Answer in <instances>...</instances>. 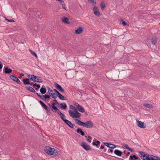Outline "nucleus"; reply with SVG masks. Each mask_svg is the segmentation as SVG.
<instances>
[{"label":"nucleus","instance_id":"09e8293b","mask_svg":"<svg viewBox=\"0 0 160 160\" xmlns=\"http://www.w3.org/2000/svg\"><path fill=\"white\" fill-rule=\"evenodd\" d=\"M122 145L124 147H125L126 149H127L129 147L128 146V145H127L126 144H125V143H124V144H122Z\"/></svg>","mask_w":160,"mask_h":160},{"label":"nucleus","instance_id":"473e14b6","mask_svg":"<svg viewBox=\"0 0 160 160\" xmlns=\"http://www.w3.org/2000/svg\"><path fill=\"white\" fill-rule=\"evenodd\" d=\"M49 95L50 96V97L51 96L52 98L54 99H56L57 97V95H56V93H53L52 92H51L50 93H49Z\"/></svg>","mask_w":160,"mask_h":160},{"label":"nucleus","instance_id":"cd10ccee","mask_svg":"<svg viewBox=\"0 0 160 160\" xmlns=\"http://www.w3.org/2000/svg\"><path fill=\"white\" fill-rule=\"evenodd\" d=\"M23 84L24 85H27L29 83V79L28 78H26V79H24L23 80Z\"/></svg>","mask_w":160,"mask_h":160},{"label":"nucleus","instance_id":"8fccbe9b","mask_svg":"<svg viewBox=\"0 0 160 160\" xmlns=\"http://www.w3.org/2000/svg\"><path fill=\"white\" fill-rule=\"evenodd\" d=\"M113 152V150L112 149H111V148H109L108 150V152Z\"/></svg>","mask_w":160,"mask_h":160},{"label":"nucleus","instance_id":"6e6552de","mask_svg":"<svg viewBox=\"0 0 160 160\" xmlns=\"http://www.w3.org/2000/svg\"><path fill=\"white\" fill-rule=\"evenodd\" d=\"M9 78L13 81L16 82L18 84H20L21 83L19 80L16 77L13 75H10Z\"/></svg>","mask_w":160,"mask_h":160},{"label":"nucleus","instance_id":"a18cd8bd","mask_svg":"<svg viewBox=\"0 0 160 160\" xmlns=\"http://www.w3.org/2000/svg\"><path fill=\"white\" fill-rule=\"evenodd\" d=\"M48 91L49 94V93H50L53 91V90L52 89H51L49 87H48Z\"/></svg>","mask_w":160,"mask_h":160},{"label":"nucleus","instance_id":"5701e85b","mask_svg":"<svg viewBox=\"0 0 160 160\" xmlns=\"http://www.w3.org/2000/svg\"><path fill=\"white\" fill-rule=\"evenodd\" d=\"M114 153L118 156H121L122 154V152L119 150H115L114 151Z\"/></svg>","mask_w":160,"mask_h":160},{"label":"nucleus","instance_id":"052dcab7","mask_svg":"<svg viewBox=\"0 0 160 160\" xmlns=\"http://www.w3.org/2000/svg\"><path fill=\"white\" fill-rule=\"evenodd\" d=\"M2 68V63L0 64V69H1Z\"/></svg>","mask_w":160,"mask_h":160},{"label":"nucleus","instance_id":"58836bf2","mask_svg":"<svg viewBox=\"0 0 160 160\" xmlns=\"http://www.w3.org/2000/svg\"><path fill=\"white\" fill-rule=\"evenodd\" d=\"M56 104V103H54V102H53L52 103V105H51L49 103H48V106L49 107V108H53L54 107H56L55 106Z\"/></svg>","mask_w":160,"mask_h":160},{"label":"nucleus","instance_id":"e2e57ef3","mask_svg":"<svg viewBox=\"0 0 160 160\" xmlns=\"http://www.w3.org/2000/svg\"><path fill=\"white\" fill-rule=\"evenodd\" d=\"M28 84V85H33V83L32 82H29V84Z\"/></svg>","mask_w":160,"mask_h":160},{"label":"nucleus","instance_id":"0e129e2a","mask_svg":"<svg viewBox=\"0 0 160 160\" xmlns=\"http://www.w3.org/2000/svg\"><path fill=\"white\" fill-rule=\"evenodd\" d=\"M130 152H128L127 153V156H128L129 155V154H130Z\"/></svg>","mask_w":160,"mask_h":160},{"label":"nucleus","instance_id":"20e7f679","mask_svg":"<svg viewBox=\"0 0 160 160\" xmlns=\"http://www.w3.org/2000/svg\"><path fill=\"white\" fill-rule=\"evenodd\" d=\"M50 109L54 112L57 113L58 114L60 115L61 118L63 116L65 117V116L59 110L56 106L53 108H50Z\"/></svg>","mask_w":160,"mask_h":160},{"label":"nucleus","instance_id":"ea45409f","mask_svg":"<svg viewBox=\"0 0 160 160\" xmlns=\"http://www.w3.org/2000/svg\"><path fill=\"white\" fill-rule=\"evenodd\" d=\"M30 51L31 53V54L33 56H35L36 58H38V56L37 54L34 52L32 51V50H30Z\"/></svg>","mask_w":160,"mask_h":160},{"label":"nucleus","instance_id":"6ab92c4d","mask_svg":"<svg viewBox=\"0 0 160 160\" xmlns=\"http://www.w3.org/2000/svg\"><path fill=\"white\" fill-rule=\"evenodd\" d=\"M4 72L6 74H9L12 72V70L10 68H9L8 67H5L4 68Z\"/></svg>","mask_w":160,"mask_h":160},{"label":"nucleus","instance_id":"3c124183","mask_svg":"<svg viewBox=\"0 0 160 160\" xmlns=\"http://www.w3.org/2000/svg\"><path fill=\"white\" fill-rule=\"evenodd\" d=\"M53 101L54 102V103H56V104H59V103L57 101L56 99H55L53 100Z\"/></svg>","mask_w":160,"mask_h":160},{"label":"nucleus","instance_id":"69168bd1","mask_svg":"<svg viewBox=\"0 0 160 160\" xmlns=\"http://www.w3.org/2000/svg\"><path fill=\"white\" fill-rule=\"evenodd\" d=\"M151 160H157V159H154L153 158H151Z\"/></svg>","mask_w":160,"mask_h":160},{"label":"nucleus","instance_id":"39448f33","mask_svg":"<svg viewBox=\"0 0 160 160\" xmlns=\"http://www.w3.org/2000/svg\"><path fill=\"white\" fill-rule=\"evenodd\" d=\"M65 117V116H63L61 118L64 122L71 128H73L74 127L73 124L71 121L66 119Z\"/></svg>","mask_w":160,"mask_h":160},{"label":"nucleus","instance_id":"c756f323","mask_svg":"<svg viewBox=\"0 0 160 160\" xmlns=\"http://www.w3.org/2000/svg\"><path fill=\"white\" fill-rule=\"evenodd\" d=\"M59 98L62 100H65L66 99V98L62 95L60 93L58 94V95Z\"/></svg>","mask_w":160,"mask_h":160},{"label":"nucleus","instance_id":"393cba45","mask_svg":"<svg viewBox=\"0 0 160 160\" xmlns=\"http://www.w3.org/2000/svg\"><path fill=\"white\" fill-rule=\"evenodd\" d=\"M77 132L78 133H80L82 136H84L85 135L84 132L82 131V130L80 128H78L77 130Z\"/></svg>","mask_w":160,"mask_h":160},{"label":"nucleus","instance_id":"9b49d317","mask_svg":"<svg viewBox=\"0 0 160 160\" xmlns=\"http://www.w3.org/2000/svg\"><path fill=\"white\" fill-rule=\"evenodd\" d=\"M76 111H78L80 112L83 113L85 112L84 109L78 103H77V105H76Z\"/></svg>","mask_w":160,"mask_h":160},{"label":"nucleus","instance_id":"37998d69","mask_svg":"<svg viewBox=\"0 0 160 160\" xmlns=\"http://www.w3.org/2000/svg\"><path fill=\"white\" fill-rule=\"evenodd\" d=\"M151 157H152V158H154V159H157V160H160V158H158L157 156H153V155H152V156H151Z\"/></svg>","mask_w":160,"mask_h":160},{"label":"nucleus","instance_id":"7c9ffc66","mask_svg":"<svg viewBox=\"0 0 160 160\" xmlns=\"http://www.w3.org/2000/svg\"><path fill=\"white\" fill-rule=\"evenodd\" d=\"M60 107L62 109H65L67 107L66 104L64 103H62L60 104Z\"/></svg>","mask_w":160,"mask_h":160},{"label":"nucleus","instance_id":"423d86ee","mask_svg":"<svg viewBox=\"0 0 160 160\" xmlns=\"http://www.w3.org/2000/svg\"><path fill=\"white\" fill-rule=\"evenodd\" d=\"M81 145L86 151L91 150L92 149L90 146L84 142H82L81 143Z\"/></svg>","mask_w":160,"mask_h":160},{"label":"nucleus","instance_id":"de8ad7c7","mask_svg":"<svg viewBox=\"0 0 160 160\" xmlns=\"http://www.w3.org/2000/svg\"><path fill=\"white\" fill-rule=\"evenodd\" d=\"M128 149L129 151H130V152H134L132 148H129V147L128 148Z\"/></svg>","mask_w":160,"mask_h":160},{"label":"nucleus","instance_id":"4be33fe9","mask_svg":"<svg viewBox=\"0 0 160 160\" xmlns=\"http://www.w3.org/2000/svg\"><path fill=\"white\" fill-rule=\"evenodd\" d=\"M52 153H53L52 154V155L54 156H59L60 155L59 152L57 150L55 149L54 148H53V149L52 150Z\"/></svg>","mask_w":160,"mask_h":160},{"label":"nucleus","instance_id":"f03ea898","mask_svg":"<svg viewBox=\"0 0 160 160\" xmlns=\"http://www.w3.org/2000/svg\"><path fill=\"white\" fill-rule=\"evenodd\" d=\"M138 155L139 157L143 160H151L152 157L150 155L146 152L142 151L138 152Z\"/></svg>","mask_w":160,"mask_h":160},{"label":"nucleus","instance_id":"a211bd4d","mask_svg":"<svg viewBox=\"0 0 160 160\" xmlns=\"http://www.w3.org/2000/svg\"><path fill=\"white\" fill-rule=\"evenodd\" d=\"M62 22L65 23L70 24V23L69 19L67 17H64L62 18Z\"/></svg>","mask_w":160,"mask_h":160},{"label":"nucleus","instance_id":"f3484780","mask_svg":"<svg viewBox=\"0 0 160 160\" xmlns=\"http://www.w3.org/2000/svg\"><path fill=\"white\" fill-rule=\"evenodd\" d=\"M83 28L81 27H79L76 30L75 33L76 34H79L83 32Z\"/></svg>","mask_w":160,"mask_h":160},{"label":"nucleus","instance_id":"4468645a","mask_svg":"<svg viewBox=\"0 0 160 160\" xmlns=\"http://www.w3.org/2000/svg\"><path fill=\"white\" fill-rule=\"evenodd\" d=\"M104 145L108 147L111 149H114L116 147V146L113 144H111L110 143L104 142Z\"/></svg>","mask_w":160,"mask_h":160},{"label":"nucleus","instance_id":"dca6fc26","mask_svg":"<svg viewBox=\"0 0 160 160\" xmlns=\"http://www.w3.org/2000/svg\"><path fill=\"white\" fill-rule=\"evenodd\" d=\"M93 12L97 16H99L100 15V13L99 12L98 9L96 7H93Z\"/></svg>","mask_w":160,"mask_h":160},{"label":"nucleus","instance_id":"f8f14e48","mask_svg":"<svg viewBox=\"0 0 160 160\" xmlns=\"http://www.w3.org/2000/svg\"><path fill=\"white\" fill-rule=\"evenodd\" d=\"M137 124L138 126L141 128H144L146 127L144 123L141 121H137Z\"/></svg>","mask_w":160,"mask_h":160},{"label":"nucleus","instance_id":"2eb2a0df","mask_svg":"<svg viewBox=\"0 0 160 160\" xmlns=\"http://www.w3.org/2000/svg\"><path fill=\"white\" fill-rule=\"evenodd\" d=\"M75 121V123L80 126L84 127L85 125V122H84L78 119H76Z\"/></svg>","mask_w":160,"mask_h":160},{"label":"nucleus","instance_id":"603ef678","mask_svg":"<svg viewBox=\"0 0 160 160\" xmlns=\"http://www.w3.org/2000/svg\"><path fill=\"white\" fill-rule=\"evenodd\" d=\"M95 142H96L97 144H98V145H99L100 143V142L99 141H95Z\"/></svg>","mask_w":160,"mask_h":160},{"label":"nucleus","instance_id":"4c0bfd02","mask_svg":"<svg viewBox=\"0 0 160 160\" xmlns=\"http://www.w3.org/2000/svg\"><path fill=\"white\" fill-rule=\"evenodd\" d=\"M121 21L122 22V24L123 26H129V24L125 21H124L122 19H121Z\"/></svg>","mask_w":160,"mask_h":160},{"label":"nucleus","instance_id":"b1692460","mask_svg":"<svg viewBox=\"0 0 160 160\" xmlns=\"http://www.w3.org/2000/svg\"><path fill=\"white\" fill-rule=\"evenodd\" d=\"M5 133V132H2L1 134V135L4 139H7L9 137V135L8 132H7L6 134H4Z\"/></svg>","mask_w":160,"mask_h":160},{"label":"nucleus","instance_id":"338daca9","mask_svg":"<svg viewBox=\"0 0 160 160\" xmlns=\"http://www.w3.org/2000/svg\"><path fill=\"white\" fill-rule=\"evenodd\" d=\"M106 150H107L106 149L104 148V150H103V151L106 152Z\"/></svg>","mask_w":160,"mask_h":160},{"label":"nucleus","instance_id":"e433bc0d","mask_svg":"<svg viewBox=\"0 0 160 160\" xmlns=\"http://www.w3.org/2000/svg\"><path fill=\"white\" fill-rule=\"evenodd\" d=\"M50 96L49 95L45 94L44 95V101H46L47 99L50 98Z\"/></svg>","mask_w":160,"mask_h":160},{"label":"nucleus","instance_id":"c03bdc74","mask_svg":"<svg viewBox=\"0 0 160 160\" xmlns=\"http://www.w3.org/2000/svg\"><path fill=\"white\" fill-rule=\"evenodd\" d=\"M53 91L55 92L56 95H57V96L58 97V94L60 93L56 89H54L53 90Z\"/></svg>","mask_w":160,"mask_h":160},{"label":"nucleus","instance_id":"680f3d73","mask_svg":"<svg viewBox=\"0 0 160 160\" xmlns=\"http://www.w3.org/2000/svg\"><path fill=\"white\" fill-rule=\"evenodd\" d=\"M87 140L89 142H91V140H90L89 139V138H87Z\"/></svg>","mask_w":160,"mask_h":160},{"label":"nucleus","instance_id":"1a4fd4ad","mask_svg":"<svg viewBox=\"0 0 160 160\" xmlns=\"http://www.w3.org/2000/svg\"><path fill=\"white\" fill-rule=\"evenodd\" d=\"M85 123V125L84 127L87 128H90L93 127V124L91 121L90 120L88 121Z\"/></svg>","mask_w":160,"mask_h":160},{"label":"nucleus","instance_id":"aec40b11","mask_svg":"<svg viewBox=\"0 0 160 160\" xmlns=\"http://www.w3.org/2000/svg\"><path fill=\"white\" fill-rule=\"evenodd\" d=\"M46 91L47 90L45 86L44 85L42 86L40 90L41 93L42 94H44L46 93Z\"/></svg>","mask_w":160,"mask_h":160},{"label":"nucleus","instance_id":"f257e3e1","mask_svg":"<svg viewBox=\"0 0 160 160\" xmlns=\"http://www.w3.org/2000/svg\"><path fill=\"white\" fill-rule=\"evenodd\" d=\"M70 108L73 109L74 111H72L71 110L68 111V112L70 116L72 118H78L81 116V114L78 111H76V108H75L73 105H70Z\"/></svg>","mask_w":160,"mask_h":160},{"label":"nucleus","instance_id":"7ed1b4c3","mask_svg":"<svg viewBox=\"0 0 160 160\" xmlns=\"http://www.w3.org/2000/svg\"><path fill=\"white\" fill-rule=\"evenodd\" d=\"M39 102L41 104L42 106L46 110H47L46 112L48 115H50L51 113L50 112V108L47 106L42 101L39 100Z\"/></svg>","mask_w":160,"mask_h":160},{"label":"nucleus","instance_id":"79ce46f5","mask_svg":"<svg viewBox=\"0 0 160 160\" xmlns=\"http://www.w3.org/2000/svg\"><path fill=\"white\" fill-rule=\"evenodd\" d=\"M5 19L8 22H15V21L14 20H13L12 19H7L6 17H5Z\"/></svg>","mask_w":160,"mask_h":160},{"label":"nucleus","instance_id":"c9c22d12","mask_svg":"<svg viewBox=\"0 0 160 160\" xmlns=\"http://www.w3.org/2000/svg\"><path fill=\"white\" fill-rule=\"evenodd\" d=\"M37 77V82H42V80L41 77L39 76Z\"/></svg>","mask_w":160,"mask_h":160},{"label":"nucleus","instance_id":"5fc2aeb1","mask_svg":"<svg viewBox=\"0 0 160 160\" xmlns=\"http://www.w3.org/2000/svg\"><path fill=\"white\" fill-rule=\"evenodd\" d=\"M20 76L18 77V78H21L22 77V76H24V74L23 73H21L20 74Z\"/></svg>","mask_w":160,"mask_h":160},{"label":"nucleus","instance_id":"13d9d810","mask_svg":"<svg viewBox=\"0 0 160 160\" xmlns=\"http://www.w3.org/2000/svg\"><path fill=\"white\" fill-rule=\"evenodd\" d=\"M104 148V145H101L100 147V149H103Z\"/></svg>","mask_w":160,"mask_h":160},{"label":"nucleus","instance_id":"72a5a7b5","mask_svg":"<svg viewBox=\"0 0 160 160\" xmlns=\"http://www.w3.org/2000/svg\"><path fill=\"white\" fill-rule=\"evenodd\" d=\"M36 94L42 100L44 101V95H41L40 93L36 92Z\"/></svg>","mask_w":160,"mask_h":160},{"label":"nucleus","instance_id":"774afa93","mask_svg":"<svg viewBox=\"0 0 160 160\" xmlns=\"http://www.w3.org/2000/svg\"><path fill=\"white\" fill-rule=\"evenodd\" d=\"M88 138H90V139H91L92 138L90 136H88Z\"/></svg>","mask_w":160,"mask_h":160},{"label":"nucleus","instance_id":"0eeeda50","mask_svg":"<svg viewBox=\"0 0 160 160\" xmlns=\"http://www.w3.org/2000/svg\"><path fill=\"white\" fill-rule=\"evenodd\" d=\"M53 148H52L49 146H47L45 147L44 149V151L46 152L49 155H52V150Z\"/></svg>","mask_w":160,"mask_h":160},{"label":"nucleus","instance_id":"9d476101","mask_svg":"<svg viewBox=\"0 0 160 160\" xmlns=\"http://www.w3.org/2000/svg\"><path fill=\"white\" fill-rule=\"evenodd\" d=\"M54 85L56 88L62 92H64V90L62 88L59 84L56 82L54 83Z\"/></svg>","mask_w":160,"mask_h":160},{"label":"nucleus","instance_id":"49530a36","mask_svg":"<svg viewBox=\"0 0 160 160\" xmlns=\"http://www.w3.org/2000/svg\"><path fill=\"white\" fill-rule=\"evenodd\" d=\"M92 144V145L93 146H96L97 147H98L99 145H98V144H97L94 142H93Z\"/></svg>","mask_w":160,"mask_h":160},{"label":"nucleus","instance_id":"412c9836","mask_svg":"<svg viewBox=\"0 0 160 160\" xmlns=\"http://www.w3.org/2000/svg\"><path fill=\"white\" fill-rule=\"evenodd\" d=\"M25 88L27 90H28L30 92H34L35 93V91L34 90V89L33 88H32L30 86H26L25 87Z\"/></svg>","mask_w":160,"mask_h":160},{"label":"nucleus","instance_id":"f704fd0d","mask_svg":"<svg viewBox=\"0 0 160 160\" xmlns=\"http://www.w3.org/2000/svg\"><path fill=\"white\" fill-rule=\"evenodd\" d=\"M100 6L102 10H103L104 8L106 7V5H105V3L103 2H102L100 3Z\"/></svg>","mask_w":160,"mask_h":160},{"label":"nucleus","instance_id":"c85d7f7f","mask_svg":"<svg viewBox=\"0 0 160 160\" xmlns=\"http://www.w3.org/2000/svg\"><path fill=\"white\" fill-rule=\"evenodd\" d=\"M138 159V158L135 155H133L132 156L131 155L130 157V160H136Z\"/></svg>","mask_w":160,"mask_h":160},{"label":"nucleus","instance_id":"6e6d98bb","mask_svg":"<svg viewBox=\"0 0 160 160\" xmlns=\"http://www.w3.org/2000/svg\"><path fill=\"white\" fill-rule=\"evenodd\" d=\"M60 3L62 5L65 4V3H64V1H62V0L60 2Z\"/></svg>","mask_w":160,"mask_h":160},{"label":"nucleus","instance_id":"864d4df0","mask_svg":"<svg viewBox=\"0 0 160 160\" xmlns=\"http://www.w3.org/2000/svg\"><path fill=\"white\" fill-rule=\"evenodd\" d=\"M95 142H96L97 144H98V145H99L100 143V142L99 141H95Z\"/></svg>","mask_w":160,"mask_h":160},{"label":"nucleus","instance_id":"bb28decb","mask_svg":"<svg viewBox=\"0 0 160 160\" xmlns=\"http://www.w3.org/2000/svg\"><path fill=\"white\" fill-rule=\"evenodd\" d=\"M33 88H34L36 90H38V89L40 88V86L38 84L35 83V84H33Z\"/></svg>","mask_w":160,"mask_h":160},{"label":"nucleus","instance_id":"a19ab883","mask_svg":"<svg viewBox=\"0 0 160 160\" xmlns=\"http://www.w3.org/2000/svg\"><path fill=\"white\" fill-rule=\"evenodd\" d=\"M96 0H88V2L89 3H91L93 5H94L96 3Z\"/></svg>","mask_w":160,"mask_h":160},{"label":"nucleus","instance_id":"ddd939ff","mask_svg":"<svg viewBox=\"0 0 160 160\" xmlns=\"http://www.w3.org/2000/svg\"><path fill=\"white\" fill-rule=\"evenodd\" d=\"M28 77L30 79L35 82H37V77L34 75H29L28 76Z\"/></svg>","mask_w":160,"mask_h":160},{"label":"nucleus","instance_id":"4d7b16f0","mask_svg":"<svg viewBox=\"0 0 160 160\" xmlns=\"http://www.w3.org/2000/svg\"><path fill=\"white\" fill-rule=\"evenodd\" d=\"M62 7L63 9H64L66 10L65 4L62 5Z\"/></svg>","mask_w":160,"mask_h":160},{"label":"nucleus","instance_id":"2f4dec72","mask_svg":"<svg viewBox=\"0 0 160 160\" xmlns=\"http://www.w3.org/2000/svg\"><path fill=\"white\" fill-rule=\"evenodd\" d=\"M144 107L148 108H153L152 105L151 104L145 103L143 104Z\"/></svg>","mask_w":160,"mask_h":160},{"label":"nucleus","instance_id":"bf43d9fd","mask_svg":"<svg viewBox=\"0 0 160 160\" xmlns=\"http://www.w3.org/2000/svg\"><path fill=\"white\" fill-rule=\"evenodd\" d=\"M36 14H37L38 15V17H39V15L40 14V12H36Z\"/></svg>","mask_w":160,"mask_h":160},{"label":"nucleus","instance_id":"a878e982","mask_svg":"<svg viewBox=\"0 0 160 160\" xmlns=\"http://www.w3.org/2000/svg\"><path fill=\"white\" fill-rule=\"evenodd\" d=\"M152 43L153 45L156 44L157 42V38H153L151 40Z\"/></svg>","mask_w":160,"mask_h":160}]
</instances>
